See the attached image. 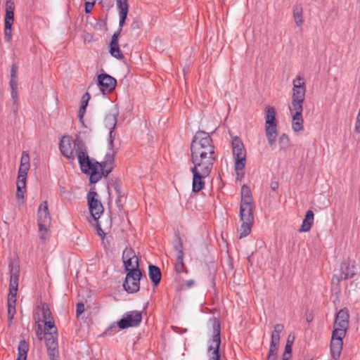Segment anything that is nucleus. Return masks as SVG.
Listing matches in <instances>:
<instances>
[{
	"label": "nucleus",
	"instance_id": "nucleus-11",
	"mask_svg": "<svg viewBox=\"0 0 360 360\" xmlns=\"http://www.w3.org/2000/svg\"><path fill=\"white\" fill-rule=\"evenodd\" d=\"M14 2L12 0H6L4 18V37L6 41H10L12 39V25L14 22Z\"/></svg>",
	"mask_w": 360,
	"mask_h": 360
},
{
	"label": "nucleus",
	"instance_id": "nucleus-36",
	"mask_svg": "<svg viewBox=\"0 0 360 360\" xmlns=\"http://www.w3.org/2000/svg\"><path fill=\"white\" fill-rule=\"evenodd\" d=\"M89 99H90V94L88 92L85 93L82 96V103L79 110V117L80 119H82V117L84 116V114L86 111V108L88 101Z\"/></svg>",
	"mask_w": 360,
	"mask_h": 360
},
{
	"label": "nucleus",
	"instance_id": "nucleus-57",
	"mask_svg": "<svg viewBox=\"0 0 360 360\" xmlns=\"http://www.w3.org/2000/svg\"><path fill=\"white\" fill-rule=\"evenodd\" d=\"M194 285H195V281L193 279H191V280L184 281L183 286H185L186 288L188 289V288L193 287Z\"/></svg>",
	"mask_w": 360,
	"mask_h": 360
},
{
	"label": "nucleus",
	"instance_id": "nucleus-45",
	"mask_svg": "<svg viewBox=\"0 0 360 360\" xmlns=\"http://www.w3.org/2000/svg\"><path fill=\"white\" fill-rule=\"evenodd\" d=\"M47 353L51 360H59V352L58 347L48 349Z\"/></svg>",
	"mask_w": 360,
	"mask_h": 360
},
{
	"label": "nucleus",
	"instance_id": "nucleus-20",
	"mask_svg": "<svg viewBox=\"0 0 360 360\" xmlns=\"http://www.w3.org/2000/svg\"><path fill=\"white\" fill-rule=\"evenodd\" d=\"M110 188H113L115 190L116 194L117 195V198L116 199V205L119 207V210H121L122 200V198H124V193L122 191L121 181L117 179H112L108 184V193L110 195Z\"/></svg>",
	"mask_w": 360,
	"mask_h": 360
},
{
	"label": "nucleus",
	"instance_id": "nucleus-38",
	"mask_svg": "<svg viewBox=\"0 0 360 360\" xmlns=\"http://www.w3.org/2000/svg\"><path fill=\"white\" fill-rule=\"evenodd\" d=\"M283 329L284 326L283 324L275 325L274 331L271 333V340L280 342V334Z\"/></svg>",
	"mask_w": 360,
	"mask_h": 360
},
{
	"label": "nucleus",
	"instance_id": "nucleus-10",
	"mask_svg": "<svg viewBox=\"0 0 360 360\" xmlns=\"http://www.w3.org/2000/svg\"><path fill=\"white\" fill-rule=\"evenodd\" d=\"M142 273L140 268L131 269L127 273L125 280L123 283V288L128 293H134L140 289V280Z\"/></svg>",
	"mask_w": 360,
	"mask_h": 360
},
{
	"label": "nucleus",
	"instance_id": "nucleus-33",
	"mask_svg": "<svg viewBox=\"0 0 360 360\" xmlns=\"http://www.w3.org/2000/svg\"><path fill=\"white\" fill-rule=\"evenodd\" d=\"M110 53L112 56L119 60H122L124 57L120 49L119 44H110Z\"/></svg>",
	"mask_w": 360,
	"mask_h": 360
},
{
	"label": "nucleus",
	"instance_id": "nucleus-35",
	"mask_svg": "<svg viewBox=\"0 0 360 360\" xmlns=\"http://www.w3.org/2000/svg\"><path fill=\"white\" fill-rule=\"evenodd\" d=\"M116 153H117V150L107 151V153L105 155V158H104V161L101 162L103 164V167H106L108 165L113 166L115 156Z\"/></svg>",
	"mask_w": 360,
	"mask_h": 360
},
{
	"label": "nucleus",
	"instance_id": "nucleus-17",
	"mask_svg": "<svg viewBox=\"0 0 360 360\" xmlns=\"http://www.w3.org/2000/svg\"><path fill=\"white\" fill-rule=\"evenodd\" d=\"M122 259L127 273L136 267L139 268V258L132 248H126L122 252Z\"/></svg>",
	"mask_w": 360,
	"mask_h": 360
},
{
	"label": "nucleus",
	"instance_id": "nucleus-22",
	"mask_svg": "<svg viewBox=\"0 0 360 360\" xmlns=\"http://www.w3.org/2000/svg\"><path fill=\"white\" fill-rule=\"evenodd\" d=\"M148 275L153 285L157 286L160 283L162 273L158 266L150 264L148 266Z\"/></svg>",
	"mask_w": 360,
	"mask_h": 360
},
{
	"label": "nucleus",
	"instance_id": "nucleus-8",
	"mask_svg": "<svg viewBox=\"0 0 360 360\" xmlns=\"http://www.w3.org/2000/svg\"><path fill=\"white\" fill-rule=\"evenodd\" d=\"M354 269V265L351 264L348 261H344L340 264L339 273L335 274L333 276L331 281L332 288L335 291L338 297L341 291L340 281L353 278L355 275Z\"/></svg>",
	"mask_w": 360,
	"mask_h": 360
},
{
	"label": "nucleus",
	"instance_id": "nucleus-55",
	"mask_svg": "<svg viewBox=\"0 0 360 360\" xmlns=\"http://www.w3.org/2000/svg\"><path fill=\"white\" fill-rule=\"evenodd\" d=\"M140 27H141L140 21L139 20V19L134 18L131 24V29L132 30H136L140 29Z\"/></svg>",
	"mask_w": 360,
	"mask_h": 360
},
{
	"label": "nucleus",
	"instance_id": "nucleus-52",
	"mask_svg": "<svg viewBox=\"0 0 360 360\" xmlns=\"http://www.w3.org/2000/svg\"><path fill=\"white\" fill-rule=\"evenodd\" d=\"M122 29V28L119 27V29L113 34L110 44H119L118 38L121 33Z\"/></svg>",
	"mask_w": 360,
	"mask_h": 360
},
{
	"label": "nucleus",
	"instance_id": "nucleus-6",
	"mask_svg": "<svg viewBox=\"0 0 360 360\" xmlns=\"http://www.w3.org/2000/svg\"><path fill=\"white\" fill-rule=\"evenodd\" d=\"M142 321V312L136 310L127 311L124 314L122 318L116 323L112 324L108 328V331L117 332V328L127 329L132 327H137Z\"/></svg>",
	"mask_w": 360,
	"mask_h": 360
},
{
	"label": "nucleus",
	"instance_id": "nucleus-25",
	"mask_svg": "<svg viewBox=\"0 0 360 360\" xmlns=\"http://www.w3.org/2000/svg\"><path fill=\"white\" fill-rule=\"evenodd\" d=\"M253 224L252 217H250V215L248 216V219H246V221H242L239 229L240 238H245L250 233Z\"/></svg>",
	"mask_w": 360,
	"mask_h": 360
},
{
	"label": "nucleus",
	"instance_id": "nucleus-49",
	"mask_svg": "<svg viewBox=\"0 0 360 360\" xmlns=\"http://www.w3.org/2000/svg\"><path fill=\"white\" fill-rule=\"evenodd\" d=\"M292 352L291 344H286L285 347V351L283 354V360H289Z\"/></svg>",
	"mask_w": 360,
	"mask_h": 360
},
{
	"label": "nucleus",
	"instance_id": "nucleus-3",
	"mask_svg": "<svg viewBox=\"0 0 360 360\" xmlns=\"http://www.w3.org/2000/svg\"><path fill=\"white\" fill-rule=\"evenodd\" d=\"M59 149L61 154L71 162L76 158L79 162V156H82L81 153L84 152V156L87 153L86 144L79 134L75 139L72 136L64 135L60 141Z\"/></svg>",
	"mask_w": 360,
	"mask_h": 360
},
{
	"label": "nucleus",
	"instance_id": "nucleus-30",
	"mask_svg": "<svg viewBox=\"0 0 360 360\" xmlns=\"http://www.w3.org/2000/svg\"><path fill=\"white\" fill-rule=\"evenodd\" d=\"M117 112H109L105 117V126L108 127L112 132L116 127L117 120Z\"/></svg>",
	"mask_w": 360,
	"mask_h": 360
},
{
	"label": "nucleus",
	"instance_id": "nucleus-14",
	"mask_svg": "<svg viewBox=\"0 0 360 360\" xmlns=\"http://www.w3.org/2000/svg\"><path fill=\"white\" fill-rule=\"evenodd\" d=\"M191 171L193 174L192 191L198 193L204 188V179L210 174L212 170L191 167Z\"/></svg>",
	"mask_w": 360,
	"mask_h": 360
},
{
	"label": "nucleus",
	"instance_id": "nucleus-9",
	"mask_svg": "<svg viewBox=\"0 0 360 360\" xmlns=\"http://www.w3.org/2000/svg\"><path fill=\"white\" fill-rule=\"evenodd\" d=\"M216 160V155H212L200 150H191V162L193 168L203 169L205 170H212L214 161Z\"/></svg>",
	"mask_w": 360,
	"mask_h": 360
},
{
	"label": "nucleus",
	"instance_id": "nucleus-15",
	"mask_svg": "<svg viewBox=\"0 0 360 360\" xmlns=\"http://www.w3.org/2000/svg\"><path fill=\"white\" fill-rule=\"evenodd\" d=\"M51 221L47 201H43L38 208V226L39 230L47 231Z\"/></svg>",
	"mask_w": 360,
	"mask_h": 360
},
{
	"label": "nucleus",
	"instance_id": "nucleus-40",
	"mask_svg": "<svg viewBox=\"0 0 360 360\" xmlns=\"http://www.w3.org/2000/svg\"><path fill=\"white\" fill-rule=\"evenodd\" d=\"M18 274L13 272V269L11 270V278L9 288H18Z\"/></svg>",
	"mask_w": 360,
	"mask_h": 360
},
{
	"label": "nucleus",
	"instance_id": "nucleus-1",
	"mask_svg": "<svg viewBox=\"0 0 360 360\" xmlns=\"http://www.w3.org/2000/svg\"><path fill=\"white\" fill-rule=\"evenodd\" d=\"M292 86V101L288 108L292 116V129L298 132L304 129L302 111L306 94V84L301 74L293 79Z\"/></svg>",
	"mask_w": 360,
	"mask_h": 360
},
{
	"label": "nucleus",
	"instance_id": "nucleus-46",
	"mask_svg": "<svg viewBox=\"0 0 360 360\" xmlns=\"http://www.w3.org/2000/svg\"><path fill=\"white\" fill-rule=\"evenodd\" d=\"M115 135V134L113 135V132L112 131H110L109 137H108V151H109V150H117V148H115V146H114Z\"/></svg>",
	"mask_w": 360,
	"mask_h": 360
},
{
	"label": "nucleus",
	"instance_id": "nucleus-18",
	"mask_svg": "<svg viewBox=\"0 0 360 360\" xmlns=\"http://www.w3.org/2000/svg\"><path fill=\"white\" fill-rule=\"evenodd\" d=\"M98 85L103 94L111 93L116 87L117 80L107 73H101L98 75Z\"/></svg>",
	"mask_w": 360,
	"mask_h": 360
},
{
	"label": "nucleus",
	"instance_id": "nucleus-7",
	"mask_svg": "<svg viewBox=\"0 0 360 360\" xmlns=\"http://www.w3.org/2000/svg\"><path fill=\"white\" fill-rule=\"evenodd\" d=\"M82 158L79 156V167L82 172L84 174L90 175L89 181L91 184L97 183L101 179L100 166L101 163L98 162H92L88 153L84 156V152L81 153Z\"/></svg>",
	"mask_w": 360,
	"mask_h": 360
},
{
	"label": "nucleus",
	"instance_id": "nucleus-39",
	"mask_svg": "<svg viewBox=\"0 0 360 360\" xmlns=\"http://www.w3.org/2000/svg\"><path fill=\"white\" fill-rule=\"evenodd\" d=\"M278 143L281 150H286L290 146V139L286 134H282L278 139Z\"/></svg>",
	"mask_w": 360,
	"mask_h": 360
},
{
	"label": "nucleus",
	"instance_id": "nucleus-4",
	"mask_svg": "<svg viewBox=\"0 0 360 360\" xmlns=\"http://www.w3.org/2000/svg\"><path fill=\"white\" fill-rule=\"evenodd\" d=\"M232 150L235 160V172L237 179H241L245 175L246 162V150L240 138L236 136L232 139Z\"/></svg>",
	"mask_w": 360,
	"mask_h": 360
},
{
	"label": "nucleus",
	"instance_id": "nucleus-19",
	"mask_svg": "<svg viewBox=\"0 0 360 360\" xmlns=\"http://www.w3.org/2000/svg\"><path fill=\"white\" fill-rule=\"evenodd\" d=\"M18 66L16 63H13L11 68V77L9 85L11 90V98L13 100V104L18 106Z\"/></svg>",
	"mask_w": 360,
	"mask_h": 360
},
{
	"label": "nucleus",
	"instance_id": "nucleus-12",
	"mask_svg": "<svg viewBox=\"0 0 360 360\" xmlns=\"http://www.w3.org/2000/svg\"><path fill=\"white\" fill-rule=\"evenodd\" d=\"M97 197V193L93 190H91L87 194L89 210L93 219L96 221L104 210L102 203Z\"/></svg>",
	"mask_w": 360,
	"mask_h": 360
},
{
	"label": "nucleus",
	"instance_id": "nucleus-13",
	"mask_svg": "<svg viewBox=\"0 0 360 360\" xmlns=\"http://www.w3.org/2000/svg\"><path fill=\"white\" fill-rule=\"evenodd\" d=\"M214 333L212 335V341L208 347L209 360H220L219 347L221 345L220 326L217 323V327L214 326Z\"/></svg>",
	"mask_w": 360,
	"mask_h": 360
},
{
	"label": "nucleus",
	"instance_id": "nucleus-56",
	"mask_svg": "<svg viewBox=\"0 0 360 360\" xmlns=\"http://www.w3.org/2000/svg\"><path fill=\"white\" fill-rule=\"evenodd\" d=\"M355 131L358 133H360V108L355 123Z\"/></svg>",
	"mask_w": 360,
	"mask_h": 360
},
{
	"label": "nucleus",
	"instance_id": "nucleus-5",
	"mask_svg": "<svg viewBox=\"0 0 360 360\" xmlns=\"http://www.w3.org/2000/svg\"><path fill=\"white\" fill-rule=\"evenodd\" d=\"M215 146L210 135L205 131H197L193 138L191 144V150L195 152L198 150L212 155H215Z\"/></svg>",
	"mask_w": 360,
	"mask_h": 360
},
{
	"label": "nucleus",
	"instance_id": "nucleus-28",
	"mask_svg": "<svg viewBox=\"0 0 360 360\" xmlns=\"http://www.w3.org/2000/svg\"><path fill=\"white\" fill-rule=\"evenodd\" d=\"M18 354L16 360H27L29 344L25 340L20 341L18 348Z\"/></svg>",
	"mask_w": 360,
	"mask_h": 360
},
{
	"label": "nucleus",
	"instance_id": "nucleus-2",
	"mask_svg": "<svg viewBox=\"0 0 360 360\" xmlns=\"http://www.w3.org/2000/svg\"><path fill=\"white\" fill-rule=\"evenodd\" d=\"M349 314L347 307L341 309L335 315L330 343V350L332 358L338 360L341 354L343 346V338L345 337L349 328Z\"/></svg>",
	"mask_w": 360,
	"mask_h": 360
},
{
	"label": "nucleus",
	"instance_id": "nucleus-50",
	"mask_svg": "<svg viewBox=\"0 0 360 360\" xmlns=\"http://www.w3.org/2000/svg\"><path fill=\"white\" fill-rule=\"evenodd\" d=\"M240 195L241 197L252 196L250 187L245 184L241 187Z\"/></svg>",
	"mask_w": 360,
	"mask_h": 360
},
{
	"label": "nucleus",
	"instance_id": "nucleus-43",
	"mask_svg": "<svg viewBox=\"0 0 360 360\" xmlns=\"http://www.w3.org/2000/svg\"><path fill=\"white\" fill-rule=\"evenodd\" d=\"M255 207H251V212H250V217H252V222H254V210H255ZM243 214H244L242 215V214H241V207H240V214H239L240 219L241 221H246V219H248L249 212L248 210H245L243 212Z\"/></svg>",
	"mask_w": 360,
	"mask_h": 360
},
{
	"label": "nucleus",
	"instance_id": "nucleus-32",
	"mask_svg": "<svg viewBox=\"0 0 360 360\" xmlns=\"http://www.w3.org/2000/svg\"><path fill=\"white\" fill-rule=\"evenodd\" d=\"M173 248L177 252L176 257H184V246L179 236L176 235L172 242Z\"/></svg>",
	"mask_w": 360,
	"mask_h": 360
},
{
	"label": "nucleus",
	"instance_id": "nucleus-23",
	"mask_svg": "<svg viewBox=\"0 0 360 360\" xmlns=\"http://www.w3.org/2000/svg\"><path fill=\"white\" fill-rule=\"evenodd\" d=\"M265 131L269 146H273L276 143L278 136L277 124L265 125Z\"/></svg>",
	"mask_w": 360,
	"mask_h": 360
},
{
	"label": "nucleus",
	"instance_id": "nucleus-21",
	"mask_svg": "<svg viewBox=\"0 0 360 360\" xmlns=\"http://www.w3.org/2000/svg\"><path fill=\"white\" fill-rule=\"evenodd\" d=\"M116 4L119 11V27L122 28L129 12L128 0H116Z\"/></svg>",
	"mask_w": 360,
	"mask_h": 360
},
{
	"label": "nucleus",
	"instance_id": "nucleus-41",
	"mask_svg": "<svg viewBox=\"0 0 360 360\" xmlns=\"http://www.w3.org/2000/svg\"><path fill=\"white\" fill-rule=\"evenodd\" d=\"M45 326V332H51L52 329H54L53 333L55 335H57V328L55 326L54 319H50L44 321Z\"/></svg>",
	"mask_w": 360,
	"mask_h": 360
},
{
	"label": "nucleus",
	"instance_id": "nucleus-34",
	"mask_svg": "<svg viewBox=\"0 0 360 360\" xmlns=\"http://www.w3.org/2000/svg\"><path fill=\"white\" fill-rule=\"evenodd\" d=\"M37 309L41 311L44 321L53 319L51 310L46 303H43L41 306H38Z\"/></svg>",
	"mask_w": 360,
	"mask_h": 360
},
{
	"label": "nucleus",
	"instance_id": "nucleus-16",
	"mask_svg": "<svg viewBox=\"0 0 360 360\" xmlns=\"http://www.w3.org/2000/svg\"><path fill=\"white\" fill-rule=\"evenodd\" d=\"M30 165H20L18 169V180L16 183L17 198H24L25 193L26 191V180L27 172L30 169Z\"/></svg>",
	"mask_w": 360,
	"mask_h": 360
},
{
	"label": "nucleus",
	"instance_id": "nucleus-62",
	"mask_svg": "<svg viewBox=\"0 0 360 360\" xmlns=\"http://www.w3.org/2000/svg\"><path fill=\"white\" fill-rule=\"evenodd\" d=\"M286 344H291V345H292V341H290V336L288 337V340H287V343Z\"/></svg>",
	"mask_w": 360,
	"mask_h": 360
},
{
	"label": "nucleus",
	"instance_id": "nucleus-61",
	"mask_svg": "<svg viewBox=\"0 0 360 360\" xmlns=\"http://www.w3.org/2000/svg\"><path fill=\"white\" fill-rule=\"evenodd\" d=\"M37 336L41 339V338L40 337L41 335H42V330H41V328L40 327L38 328V330L37 331Z\"/></svg>",
	"mask_w": 360,
	"mask_h": 360
},
{
	"label": "nucleus",
	"instance_id": "nucleus-58",
	"mask_svg": "<svg viewBox=\"0 0 360 360\" xmlns=\"http://www.w3.org/2000/svg\"><path fill=\"white\" fill-rule=\"evenodd\" d=\"M96 231H97V234L103 239L105 236V233L101 229L99 224H97Z\"/></svg>",
	"mask_w": 360,
	"mask_h": 360
},
{
	"label": "nucleus",
	"instance_id": "nucleus-54",
	"mask_svg": "<svg viewBox=\"0 0 360 360\" xmlns=\"http://www.w3.org/2000/svg\"><path fill=\"white\" fill-rule=\"evenodd\" d=\"M84 311V304L82 302H78L76 305V314L79 316Z\"/></svg>",
	"mask_w": 360,
	"mask_h": 360
},
{
	"label": "nucleus",
	"instance_id": "nucleus-29",
	"mask_svg": "<svg viewBox=\"0 0 360 360\" xmlns=\"http://www.w3.org/2000/svg\"><path fill=\"white\" fill-rule=\"evenodd\" d=\"M252 207H255L252 196L241 197L240 207H241L242 215L244 214L243 212L245 210H248L250 214Z\"/></svg>",
	"mask_w": 360,
	"mask_h": 360
},
{
	"label": "nucleus",
	"instance_id": "nucleus-60",
	"mask_svg": "<svg viewBox=\"0 0 360 360\" xmlns=\"http://www.w3.org/2000/svg\"><path fill=\"white\" fill-rule=\"evenodd\" d=\"M276 359H277L276 355L268 354L266 360H276Z\"/></svg>",
	"mask_w": 360,
	"mask_h": 360
},
{
	"label": "nucleus",
	"instance_id": "nucleus-24",
	"mask_svg": "<svg viewBox=\"0 0 360 360\" xmlns=\"http://www.w3.org/2000/svg\"><path fill=\"white\" fill-rule=\"evenodd\" d=\"M314 214L312 210H309L307 212L299 230L300 232H307L311 229L314 222Z\"/></svg>",
	"mask_w": 360,
	"mask_h": 360
},
{
	"label": "nucleus",
	"instance_id": "nucleus-37",
	"mask_svg": "<svg viewBox=\"0 0 360 360\" xmlns=\"http://www.w3.org/2000/svg\"><path fill=\"white\" fill-rule=\"evenodd\" d=\"M174 269L178 274L188 273L187 268L184 262V257H176Z\"/></svg>",
	"mask_w": 360,
	"mask_h": 360
},
{
	"label": "nucleus",
	"instance_id": "nucleus-47",
	"mask_svg": "<svg viewBox=\"0 0 360 360\" xmlns=\"http://www.w3.org/2000/svg\"><path fill=\"white\" fill-rule=\"evenodd\" d=\"M113 166L108 165L106 167H103V164L101 163L100 166V174L101 175V178L103 176H107L112 170Z\"/></svg>",
	"mask_w": 360,
	"mask_h": 360
},
{
	"label": "nucleus",
	"instance_id": "nucleus-27",
	"mask_svg": "<svg viewBox=\"0 0 360 360\" xmlns=\"http://www.w3.org/2000/svg\"><path fill=\"white\" fill-rule=\"evenodd\" d=\"M276 115L275 108L271 106H267L265 110V125L277 124Z\"/></svg>",
	"mask_w": 360,
	"mask_h": 360
},
{
	"label": "nucleus",
	"instance_id": "nucleus-31",
	"mask_svg": "<svg viewBox=\"0 0 360 360\" xmlns=\"http://www.w3.org/2000/svg\"><path fill=\"white\" fill-rule=\"evenodd\" d=\"M45 342L47 349L58 347L57 335L52 332H45Z\"/></svg>",
	"mask_w": 360,
	"mask_h": 360
},
{
	"label": "nucleus",
	"instance_id": "nucleus-51",
	"mask_svg": "<svg viewBox=\"0 0 360 360\" xmlns=\"http://www.w3.org/2000/svg\"><path fill=\"white\" fill-rule=\"evenodd\" d=\"M20 165H30V156L27 152L23 151L21 158Z\"/></svg>",
	"mask_w": 360,
	"mask_h": 360
},
{
	"label": "nucleus",
	"instance_id": "nucleus-26",
	"mask_svg": "<svg viewBox=\"0 0 360 360\" xmlns=\"http://www.w3.org/2000/svg\"><path fill=\"white\" fill-rule=\"evenodd\" d=\"M293 18L297 26H301L303 22V8L301 4H295L292 8Z\"/></svg>",
	"mask_w": 360,
	"mask_h": 360
},
{
	"label": "nucleus",
	"instance_id": "nucleus-63",
	"mask_svg": "<svg viewBox=\"0 0 360 360\" xmlns=\"http://www.w3.org/2000/svg\"><path fill=\"white\" fill-rule=\"evenodd\" d=\"M309 360H313L312 359H309Z\"/></svg>",
	"mask_w": 360,
	"mask_h": 360
},
{
	"label": "nucleus",
	"instance_id": "nucleus-48",
	"mask_svg": "<svg viewBox=\"0 0 360 360\" xmlns=\"http://www.w3.org/2000/svg\"><path fill=\"white\" fill-rule=\"evenodd\" d=\"M278 345H279V342L271 340L269 354L277 356Z\"/></svg>",
	"mask_w": 360,
	"mask_h": 360
},
{
	"label": "nucleus",
	"instance_id": "nucleus-53",
	"mask_svg": "<svg viewBox=\"0 0 360 360\" xmlns=\"http://www.w3.org/2000/svg\"><path fill=\"white\" fill-rule=\"evenodd\" d=\"M96 4V1L94 0L93 1H86L85 3V12L86 13H89L91 12L94 5Z\"/></svg>",
	"mask_w": 360,
	"mask_h": 360
},
{
	"label": "nucleus",
	"instance_id": "nucleus-44",
	"mask_svg": "<svg viewBox=\"0 0 360 360\" xmlns=\"http://www.w3.org/2000/svg\"><path fill=\"white\" fill-rule=\"evenodd\" d=\"M17 292L18 288H9V294L8 297V302L16 303Z\"/></svg>",
	"mask_w": 360,
	"mask_h": 360
},
{
	"label": "nucleus",
	"instance_id": "nucleus-42",
	"mask_svg": "<svg viewBox=\"0 0 360 360\" xmlns=\"http://www.w3.org/2000/svg\"><path fill=\"white\" fill-rule=\"evenodd\" d=\"M15 312V303H11L8 302V319L10 323L12 322Z\"/></svg>",
	"mask_w": 360,
	"mask_h": 360
},
{
	"label": "nucleus",
	"instance_id": "nucleus-59",
	"mask_svg": "<svg viewBox=\"0 0 360 360\" xmlns=\"http://www.w3.org/2000/svg\"><path fill=\"white\" fill-rule=\"evenodd\" d=\"M278 187V184L277 182H272L271 184V188L273 190V191H276Z\"/></svg>",
	"mask_w": 360,
	"mask_h": 360
}]
</instances>
